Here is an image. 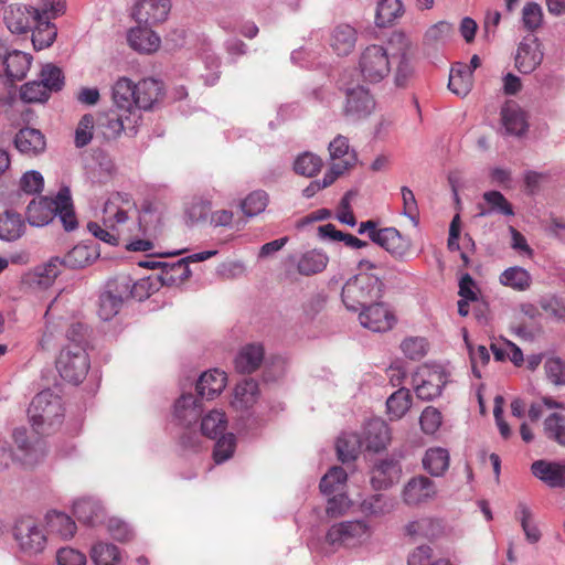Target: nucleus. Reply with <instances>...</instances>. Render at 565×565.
<instances>
[{"label": "nucleus", "mask_w": 565, "mask_h": 565, "mask_svg": "<svg viewBox=\"0 0 565 565\" xmlns=\"http://www.w3.org/2000/svg\"><path fill=\"white\" fill-rule=\"evenodd\" d=\"M136 206L128 193H115L104 205L103 225L96 222L87 224L88 232L99 241L111 246L120 243L122 231L120 226L128 220L129 210Z\"/></svg>", "instance_id": "f257e3e1"}, {"label": "nucleus", "mask_w": 565, "mask_h": 565, "mask_svg": "<svg viewBox=\"0 0 565 565\" xmlns=\"http://www.w3.org/2000/svg\"><path fill=\"white\" fill-rule=\"evenodd\" d=\"M147 285L146 280L132 282L127 276L109 280L105 290L99 296V318L104 321L111 320L120 311L124 301L130 297L138 298L139 300L148 297Z\"/></svg>", "instance_id": "f03ea898"}, {"label": "nucleus", "mask_w": 565, "mask_h": 565, "mask_svg": "<svg viewBox=\"0 0 565 565\" xmlns=\"http://www.w3.org/2000/svg\"><path fill=\"white\" fill-rule=\"evenodd\" d=\"M384 291V282L374 274L359 273L342 288V301L349 310L356 311L379 300Z\"/></svg>", "instance_id": "7ed1b4c3"}, {"label": "nucleus", "mask_w": 565, "mask_h": 565, "mask_svg": "<svg viewBox=\"0 0 565 565\" xmlns=\"http://www.w3.org/2000/svg\"><path fill=\"white\" fill-rule=\"evenodd\" d=\"M28 415L34 430L45 433V426L53 427L62 422L64 409L61 397L51 390L40 392L33 397Z\"/></svg>", "instance_id": "20e7f679"}, {"label": "nucleus", "mask_w": 565, "mask_h": 565, "mask_svg": "<svg viewBox=\"0 0 565 565\" xmlns=\"http://www.w3.org/2000/svg\"><path fill=\"white\" fill-rule=\"evenodd\" d=\"M358 70L364 82H382L391 73L390 49L379 44L365 46L359 55Z\"/></svg>", "instance_id": "39448f33"}, {"label": "nucleus", "mask_w": 565, "mask_h": 565, "mask_svg": "<svg viewBox=\"0 0 565 565\" xmlns=\"http://www.w3.org/2000/svg\"><path fill=\"white\" fill-rule=\"evenodd\" d=\"M371 535V526L365 521H342L329 527L326 533V543L333 550L354 548L364 544Z\"/></svg>", "instance_id": "423d86ee"}, {"label": "nucleus", "mask_w": 565, "mask_h": 565, "mask_svg": "<svg viewBox=\"0 0 565 565\" xmlns=\"http://www.w3.org/2000/svg\"><path fill=\"white\" fill-rule=\"evenodd\" d=\"M56 369L65 381L73 384L81 383L89 370V359L85 348L66 345L56 360Z\"/></svg>", "instance_id": "0eeeda50"}, {"label": "nucleus", "mask_w": 565, "mask_h": 565, "mask_svg": "<svg viewBox=\"0 0 565 565\" xmlns=\"http://www.w3.org/2000/svg\"><path fill=\"white\" fill-rule=\"evenodd\" d=\"M13 535L21 551L25 554H39L46 546V536L39 522L32 516H22L17 520Z\"/></svg>", "instance_id": "6e6552de"}, {"label": "nucleus", "mask_w": 565, "mask_h": 565, "mask_svg": "<svg viewBox=\"0 0 565 565\" xmlns=\"http://www.w3.org/2000/svg\"><path fill=\"white\" fill-rule=\"evenodd\" d=\"M141 121V113L137 109L129 111L111 110L99 119L98 126L106 139H116L122 131L135 136Z\"/></svg>", "instance_id": "1a4fd4ad"}, {"label": "nucleus", "mask_w": 565, "mask_h": 565, "mask_svg": "<svg viewBox=\"0 0 565 565\" xmlns=\"http://www.w3.org/2000/svg\"><path fill=\"white\" fill-rule=\"evenodd\" d=\"M390 47H394L393 56L398 57L394 82L398 87H405L415 76V66L411 56V41L402 32H394L388 40Z\"/></svg>", "instance_id": "9d476101"}, {"label": "nucleus", "mask_w": 565, "mask_h": 565, "mask_svg": "<svg viewBox=\"0 0 565 565\" xmlns=\"http://www.w3.org/2000/svg\"><path fill=\"white\" fill-rule=\"evenodd\" d=\"M371 241L383 248L395 260L406 262L412 250V242L395 227H384L371 235Z\"/></svg>", "instance_id": "9b49d317"}, {"label": "nucleus", "mask_w": 565, "mask_h": 565, "mask_svg": "<svg viewBox=\"0 0 565 565\" xmlns=\"http://www.w3.org/2000/svg\"><path fill=\"white\" fill-rule=\"evenodd\" d=\"M375 108V100L364 86L358 85L347 90L344 116L350 120L366 118Z\"/></svg>", "instance_id": "f8f14e48"}, {"label": "nucleus", "mask_w": 565, "mask_h": 565, "mask_svg": "<svg viewBox=\"0 0 565 565\" xmlns=\"http://www.w3.org/2000/svg\"><path fill=\"white\" fill-rule=\"evenodd\" d=\"M360 323L373 332H386L396 322L394 313L383 302L371 303L359 316Z\"/></svg>", "instance_id": "ddd939ff"}, {"label": "nucleus", "mask_w": 565, "mask_h": 565, "mask_svg": "<svg viewBox=\"0 0 565 565\" xmlns=\"http://www.w3.org/2000/svg\"><path fill=\"white\" fill-rule=\"evenodd\" d=\"M170 10V0H137L132 9V15L138 23L154 25L164 22Z\"/></svg>", "instance_id": "4468645a"}, {"label": "nucleus", "mask_w": 565, "mask_h": 565, "mask_svg": "<svg viewBox=\"0 0 565 565\" xmlns=\"http://www.w3.org/2000/svg\"><path fill=\"white\" fill-rule=\"evenodd\" d=\"M543 50L537 38H525L518 46L515 67L523 74L534 72L543 61Z\"/></svg>", "instance_id": "2eb2a0df"}, {"label": "nucleus", "mask_w": 565, "mask_h": 565, "mask_svg": "<svg viewBox=\"0 0 565 565\" xmlns=\"http://www.w3.org/2000/svg\"><path fill=\"white\" fill-rule=\"evenodd\" d=\"M416 396L423 401H431L441 394L446 384L445 376L438 371L422 369L413 377Z\"/></svg>", "instance_id": "dca6fc26"}, {"label": "nucleus", "mask_w": 565, "mask_h": 565, "mask_svg": "<svg viewBox=\"0 0 565 565\" xmlns=\"http://www.w3.org/2000/svg\"><path fill=\"white\" fill-rule=\"evenodd\" d=\"M0 60L6 66V75L13 81H22L32 64L33 57L31 54L12 50L8 51L3 43H0Z\"/></svg>", "instance_id": "f3484780"}, {"label": "nucleus", "mask_w": 565, "mask_h": 565, "mask_svg": "<svg viewBox=\"0 0 565 565\" xmlns=\"http://www.w3.org/2000/svg\"><path fill=\"white\" fill-rule=\"evenodd\" d=\"M58 194L52 199L41 196L32 200L26 206V220L31 226L41 227L47 225L56 216L58 210Z\"/></svg>", "instance_id": "a211bd4d"}, {"label": "nucleus", "mask_w": 565, "mask_h": 565, "mask_svg": "<svg viewBox=\"0 0 565 565\" xmlns=\"http://www.w3.org/2000/svg\"><path fill=\"white\" fill-rule=\"evenodd\" d=\"M435 482L426 476L412 478L403 489V500L407 505H418L435 498Z\"/></svg>", "instance_id": "6ab92c4d"}, {"label": "nucleus", "mask_w": 565, "mask_h": 565, "mask_svg": "<svg viewBox=\"0 0 565 565\" xmlns=\"http://www.w3.org/2000/svg\"><path fill=\"white\" fill-rule=\"evenodd\" d=\"M99 257L98 246L93 242H85L75 245L64 257V267L70 269H82L92 265Z\"/></svg>", "instance_id": "aec40b11"}, {"label": "nucleus", "mask_w": 565, "mask_h": 565, "mask_svg": "<svg viewBox=\"0 0 565 565\" xmlns=\"http://www.w3.org/2000/svg\"><path fill=\"white\" fill-rule=\"evenodd\" d=\"M135 103L137 110H148L163 96V85L154 78H143L136 84Z\"/></svg>", "instance_id": "412c9836"}, {"label": "nucleus", "mask_w": 565, "mask_h": 565, "mask_svg": "<svg viewBox=\"0 0 565 565\" xmlns=\"http://www.w3.org/2000/svg\"><path fill=\"white\" fill-rule=\"evenodd\" d=\"M402 467L393 458L380 460L372 470L371 482L374 489H386L399 480Z\"/></svg>", "instance_id": "4be33fe9"}, {"label": "nucleus", "mask_w": 565, "mask_h": 565, "mask_svg": "<svg viewBox=\"0 0 565 565\" xmlns=\"http://www.w3.org/2000/svg\"><path fill=\"white\" fill-rule=\"evenodd\" d=\"M33 7L10 4L4 9L3 20L11 33L23 34L31 29Z\"/></svg>", "instance_id": "5701e85b"}, {"label": "nucleus", "mask_w": 565, "mask_h": 565, "mask_svg": "<svg viewBox=\"0 0 565 565\" xmlns=\"http://www.w3.org/2000/svg\"><path fill=\"white\" fill-rule=\"evenodd\" d=\"M532 473L551 488L565 487V465L536 460L531 466Z\"/></svg>", "instance_id": "b1692460"}, {"label": "nucleus", "mask_w": 565, "mask_h": 565, "mask_svg": "<svg viewBox=\"0 0 565 565\" xmlns=\"http://www.w3.org/2000/svg\"><path fill=\"white\" fill-rule=\"evenodd\" d=\"M17 150L28 157H35L45 150L46 142L43 134L35 128H22L14 137Z\"/></svg>", "instance_id": "393cba45"}, {"label": "nucleus", "mask_w": 565, "mask_h": 565, "mask_svg": "<svg viewBox=\"0 0 565 565\" xmlns=\"http://www.w3.org/2000/svg\"><path fill=\"white\" fill-rule=\"evenodd\" d=\"M391 439L386 423L380 418H373L366 423L363 429L362 445L369 450L380 451L385 448Z\"/></svg>", "instance_id": "a878e982"}, {"label": "nucleus", "mask_w": 565, "mask_h": 565, "mask_svg": "<svg viewBox=\"0 0 565 565\" xmlns=\"http://www.w3.org/2000/svg\"><path fill=\"white\" fill-rule=\"evenodd\" d=\"M202 414V404L192 394H183L174 404V418L179 425L191 428Z\"/></svg>", "instance_id": "bb28decb"}, {"label": "nucleus", "mask_w": 565, "mask_h": 565, "mask_svg": "<svg viewBox=\"0 0 565 565\" xmlns=\"http://www.w3.org/2000/svg\"><path fill=\"white\" fill-rule=\"evenodd\" d=\"M289 262L296 266L300 275L311 276L326 269L329 257L321 250L312 249L300 256H290Z\"/></svg>", "instance_id": "cd10ccee"}, {"label": "nucleus", "mask_w": 565, "mask_h": 565, "mask_svg": "<svg viewBox=\"0 0 565 565\" xmlns=\"http://www.w3.org/2000/svg\"><path fill=\"white\" fill-rule=\"evenodd\" d=\"M127 40L131 49L143 54H152L157 52L161 44L160 36L154 31L146 26H136L130 29Z\"/></svg>", "instance_id": "c85d7f7f"}, {"label": "nucleus", "mask_w": 565, "mask_h": 565, "mask_svg": "<svg viewBox=\"0 0 565 565\" xmlns=\"http://www.w3.org/2000/svg\"><path fill=\"white\" fill-rule=\"evenodd\" d=\"M501 121L508 135L522 136L527 130L525 113L514 102H508L501 109Z\"/></svg>", "instance_id": "c756f323"}, {"label": "nucleus", "mask_w": 565, "mask_h": 565, "mask_svg": "<svg viewBox=\"0 0 565 565\" xmlns=\"http://www.w3.org/2000/svg\"><path fill=\"white\" fill-rule=\"evenodd\" d=\"M264 348L262 344H247L243 347L234 360L235 370L242 374L255 372L264 360Z\"/></svg>", "instance_id": "7c9ffc66"}, {"label": "nucleus", "mask_w": 565, "mask_h": 565, "mask_svg": "<svg viewBox=\"0 0 565 565\" xmlns=\"http://www.w3.org/2000/svg\"><path fill=\"white\" fill-rule=\"evenodd\" d=\"M138 225L145 237L158 238L163 233L161 212L152 203H146L140 212Z\"/></svg>", "instance_id": "2f4dec72"}, {"label": "nucleus", "mask_w": 565, "mask_h": 565, "mask_svg": "<svg viewBox=\"0 0 565 565\" xmlns=\"http://www.w3.org/2000/svg\"><path fill=\"white\" fill-rule=\"evenodd\" d=\"M226 386V374L217 369L204 372L196 382V392L201 397L212 399Z\"/></svg>", "instance_id": "473e14b6"}, {"label": "nucleus", "mask_w": 565, "mask_h": 565, "mask_svg": "<svg viewBox=\"0 0 565 565\" xmlns=\"http://www.w3.org/2000/svg\"><path fill=\"white\" fill-rule=\"evenodd\" d=\"M358 33L354 28L349 24L337 25L330 39V45L338 55L347 56L355 47Z\"/></svg>", "instance_id": "72a5a7b5"}, {"label": "nucleus", "mask_w": 565, "mask_h": 565, "mask_svg": "<svg viewBox=\"0 0 565 565\" xmlns=\"http://www.w3.org/2000/svg\"><path fill=\"white\" fill-rule=\"evenodd\" d=\"M25 232V223L21 214L7 210L0 214V239L14 242Z\"/></svg>", "instance_id": "f704fd0d"}, {"label": "nucleus", "mask_w": 565, "mask_h": 565, "mask_svg": "<svg viewBox=\"0 0 565 565\" xmlns=\"http://www.w3.org/2000/svg\"><path fill=\"white\" fill-rule=\"evenodd\" d=\"M258 397V383L252 379L244 380L235 387L232 406L239 411H246L257 403Z\"/></svg>", "instance_id": "c9c22d12"}, {"label": "nucleus", "mask_w": 565, "mask_h": 565, "mask_svg": "<svg viewBox=\"0 0 565 565\" xmlns=\"http://www.w3.org/2000/svg\"><path fill=\"white\" fill-rule=\"evenodd\" d=\"M136 84L127 77H120L113 87V99L116 108L121 111L137 109L135 103Z\"/></svg>", "instance_id": "e433bc0d"}, {"label": "nucleus", "mask_w": 565, "mask_h": 565, "mask_svg": "<svg viewBox=\"0 0 565 565\" xmlns=\"http://www.w3.org/2000/svg\"><path fill=\"white\" fill-rule=\"evenodd\" d=\"M73 512L79 522L88 525L96 524L104 515L103 507L93 498L76 500L73 504Z\"/></svg>", "instance_id": "4c0bfd02"}, {"label": "nucleus", "mask_w": 565, "mask_h": 565, "mask_svg": "<svg viewBox=\"0 0 565 565\" xmlns=\"http://www.w3.org/2000/svg\"><path fill=\"white\" fill-rule=\"evenodd\" d=\"M449 452L441 447H433L426 450L423 457L424 469L434 477L443 476L449 467Z\"/></svg>", "instance_id": "58836bf2"}, {"label": "nucleus", "mask_w": 565, "mask_h": 565, "mask_svg": "<svg viewBox=\"0 0 565 565\" xmlns=\"http://www.w3.org/2000/svg\"><path fill=\"white\" fill-rule=\"evenodd\" d=\"M47 530L64 540L73 537L76 531L75 522L63 512L49 511L45 515Z\"/></svg>", "instance_id": "ea45409f"}, {"label": "nucleus", "mask_w": 565, "mask_h": 565, "mask_svg": "<svg viewBox=\"0 0 565 565\" xmlns=\"http://www.w3.org/2000/svg\"><path fill=\"white\" fill-rule=\"evenodd\" d=\"M472 83L471 70L466 67V64L457 63L451 67L448 87L454 94L466 96L471 90Z\"/></svg>", "instance_id": "a19ab883"}, {"label": "nucleus", "mask_w": 565, "mask_h": 565, "mask_svg": "<svg viewBox=\"0 0 565 565\" xmlns=\"http://www.w3.org/2000/svg\"><path fill=\"white\" fill-rule=\"evenodd\" d=\"M13 440L18 448L25 452L24 461L26 463H35L45 455L44 448L39 440L35 443L29 440L25 428H15L13 430Z\"/></svg>", "instance_id": "79ce46f5"}, {"label": "nucleus", "mask_w": 565, "mask_h": 565, "mask_svg": "<svg viewBox=\"0 0 565 565\" xmlns=\"http://www.w3.org/2000/svg\"><path fill=\"white\" fill-rule=\"evenodd\" d=\"M32 44L36 51L50 47L56 36L57 28L52 21H33Z\"/></svg>", "instance_id": "37998d69"}, {"label": "nucleus", "mask_w": 565, "mask_h": 565, "mask_svg": "<svg viewBox=\"0 0 565 565\" xmlns=\"http://www.w3.org/2000/svg\"><path fill=\"white\" fill-rule=\"evenodd\" d=\"M362 446V440L356 434H342L335 444L339 460L343 463L355 460Z\"/></svg>", "instance_id": "c03bdc74"}, {"label": "nucleus", "mask_w": 565, "mask_h": 565, "mask_svg": "<svg viewBox=\"0 0 565 565\" xmlns=\"http://www.w3.org/2000/svg\"><path fill=\"white\" fill-rule=\"evenodd\" d=\"M503 286L510 287L518 291L527 290L532 284L530 273L519 266L507 268L499 278Z\"/></svg>", "instance_id": "a18cd8bd"}, {"label": "nucleus", "mask_w": 565, "mask_h": 565, "mask_svg": "<svg viewBox=\"0 0 565 565\" xmlns=\"http://www.w3.org/2000/svg\"><path fill=\"white\" fill-rule=\"evenodd\" d=\"M227 427V419L224 412L213 409L201 419L202 435L215 439L222 435Z\"/></svg>", "instance_id": "49530a36"}, {"label": "nucleus", "mask_w": 565, "mask_h": 565, "mask_svg": "<svg viewBox=\"0 0 565 565\" xmlns=\"http://www.w3.org/2000/svg\"><path fill=\"white\" fill-rule=\"evenodd\" d=\"M58 210L56 216L63 224L65 231L71 232L77 227V218L74 213L70 190L63 188L58 191Z\"/></svg>", "instance_id": "de8ad7c7"}, {"label": "nucleus", "mask_w": 565, "mask_h": 565, "mask_svg": "<svg viewBox=\"0 0 565 565\" xmlns=\"http://www.w3.org/2000/svg\"><path fill=\"white\" fill-rule=\"evenodd\" d=\"M329 153L332 160H340L338 163L345 164L347 170L356 162V154L350 149L349 139L338 135L329 143Z\"/></svg>", "instance_id": "09e8293b"}, {"label": "nucleus", "mask_w": 565, "mask_h": 565, "mask_svg": "<svg viewBox=\"0 0 565 565\" xmlns=\"http://www.w3.org/2000/svg\"><path fill=\"white\" fill-rule=\"evenodd\" d=\"M39 76V82L47 89L50 96L52 93H57L64 87V73L62 68L52 63L43 65Z\"/></svg>", "instance_id": "8fccbe9b"}, {"label": "nucleus", "mask_w": 565, "mask_h": 565, "mask_svg": "<svg viewBox=\"0 0 565 565\" xmlns=\"http://www.w3.org/2000/svg\"><path fill=\"white\" fill-rule=\"evenodd\" d=\"M403 13L401 0H381L377 3L375 23L380 28H385L399 18Z\"/></svg>", "instance_id": "3c124183"}, {"label": "nucleus", "mask_w": 565, "mask_h": 565, "mask_svg": "<svg viewBox=\"0 0 565 565\" xmlns=\"http://www.w3.org/2000/svg\"><path fill=\"white\" fill-rule=\"evenodd\" d=\"M90 558L95 565H118L121 559L118 547L104 542H98L93 545Z\"/></svg>", "instance_id": "603ef678"}, {"label": "nucleus", "mask_w": 565, "mask_h": 565, "mask_svg": "<svg viewBox=\"0 0 565 565\" xmlns=\"http://www.w3.org/2000/svg\"><path fill=\"white\" fill-rule=\"evenodd\" d=\"M348 475L341 467H332L321 479L320 490L326 495L342 493Z\"/></svg>", "instance_id": "864d4df0"}, {"label": "nucleus", "mask_w": 565, "mask_h": 565, "mask_svg": "<svg viewBox=\"0 0 565 565\" xmlns=\"http://www.w3.org/2000/svg\"><path fill=\"white\" fill-rule=\"evenodd\" d=\"M412 405L411 392L407 388H399L386 401L387 413L391 419L402 418Z\"/></svg>", "instance_id": "5fc2aeb1"}, {"label": "nucleus", "mask_w": 565, "mask_h": 565, "mask_svg": "<svg viewBox=\"0 0 565 565\" xmlns=\"http://www.w3.org/2000/svg\"><path fill=\"white\" fill-rule=\"evenodd\" d=\"M269 203V195L264 190H255L241 201V210L247 217L263 213Z\"/></svg>", "instance_id": "6e6d98bb"}, {"label": "nucleus", "mask_w": 565, "mask_h": 565, "mask_svg": "<svg viewBox=\"0 0 565 565\" xmlns=\"http://www.w3.org/2000/svg\"><path fill=\"white\" fill-rule=\"evenodd\" d=\"M65 0H40L36 8L33 7V21H51L65 13Z\"/></svg>", "instance_id": "4d7b16f0"}, {"label": "nucleus", "mask_w": 565, "mask_h": 565, "mask_svg": "<svg viewBox=\"0 0 565 565\" xmlns=\"http://www.w3.org/2000/svg\"><path fill=\"white\" fill-rule=\"evenodd\" d=\"M360 509L366 515L382 516L390 513L394 509V504L383 494H372L361 502Z\"/></svg>", "instance_id": "13d9d810"}, {"label": "nucleus", "mask_w": 565, "mask_h": 565, "mask_svg": "<svg viewBox=\"0 0 565 565\" xmlns=\"http://www.w3.org/2000/svg\"><path fill=\"white\" fill-rule=\"evenodd\" d=\"M484 201L490 205L489 210L479 213L480 216L489 215L492 212L503 214L505 216L514 215L512 205L504 195L499 191H488L483 193Z\"/></svg>", "instance_id": "bf43d9fd"}, {"label": "nucleus", "mask_w": 565, "mask_h": 565, "mask_svg": "<svg viewBox=\"0 0 565 565\" xmlns=\"http://www.w3.org/2000/svg\"><path fill=\"white\" fill-rule=\"evenodd\" d=\"M544 434L545 436L557 443L561 446H565V418L558 413H553L547 416L544 420Z\"/></svg>", "instance_id": "052dcab7"}, {"label": "nucleus", "mask_w": 565, "mask_h": 565, "mask_svg": "<svg viewBox=\"0 0 565 565\" xmlns=\"http://www.w3.org/2000/svg\"><path fill=\"white\" fill-rule=\"evenodd\" d=\"M321 167L322 160L311 152L298 156L294 163L296 173L305 177H313L320 171Z\"/></svg>", "instance_id": "680f3d73"}, {"label": "nucleus", "mask_w": 565, "mask_h": 565, "mask_svg": "<svg viewBox=\"0 0 565 565\" xmlns=\"http://www.w3.org/2000/svg\"><path fill=\"white\" fill-rule=\"evenodd\" d=\"M515 516L521 522V526H522V529L524 531L526 540L530 543L539 542L540 539H541V532H540L539 527L535 524H531L530 523V519L532 516V512H531L530 508L525 503L520 502L518 504Z\"/></svg>", "instance_id": "e2e57ef3"}, {"label": "nucleus", "mask_w": 565, "mask_h": 565, "mask_svg": "<svg viewBox=\"0 0 565 565\" xmlns=\"http://www.w3.org/2000/svg\"><path fill=\"white\" fill-rule=\"evenodd\" d=\"M20 97L24 103H45L50 95L47 89L39 81H31L23 84L20 88Z\"/></svg>", "instance_id": "0e129e2a"}, {"label": "nucleus", "mask_w": 565, "mask_h": 565, "mask_svg": "<svg viewBox=\"0 0 565 565\" xmlns=\"http://www.w3.org/2000/svg\"><path fill=\"white\" fill-rule=\"evenodd\" d=\"M64 267V262L61 257H51L43 266L36 268V276L40 278L39 282L43 285H51L55 278L61 274Z\"/></svg>", "instance_id": "69168bd1"}, {"label": "nucleus", "mask_w": 565, "mask_h": 565, "mask_svg": "<svg viewBox=\"0 0 565 565\" xmlns=\"http://www.w3.org/2000/svg\"><path fill=\"white\" fill-rule=\"evenodd\" d=\"M236 439L233 434H225L221 436L215 443L213 457L216 463H223L228 460L235 450Z\"/></svg>", "instance_id": "338daca9"}, {"label": "nucleus", "mask_w": 565, "mask_h": 565, "mask_svg": "<svg viewBox=\"0 0 565 565\" xmlns=\"http://www.w3.org/2000/svg\"><path fill=\"white\" fill-rule=\"evenodd\" d=\"M547 379L554 385H565V361L561 358H550L544 364Z\"/></svg>", "instance_id": "774afa93"}]
</instances>
